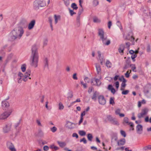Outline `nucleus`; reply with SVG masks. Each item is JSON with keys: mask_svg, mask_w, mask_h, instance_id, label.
Returning a JSON list of instances; mask_svg holds the SVG:
<instances>
[{"mask_svg": "<svg viewBox=\"0 0 151 151\" xmlns=\"http://www.w3.org/2000/svg\"><path fill=\"white\" fill-rule=\"evenodd\" d=\"M26 21L22 19L17 24L14 28L10 32L9 34V39L10 40H14L16 39H19L24 33V29L21 25L24 24Z\"/></svg>", "mask_w": 151, "mask_h": 151, "instance_id": "f257e3e1", "label": "nucleus"}, {"mask_svg": "<svg viewBox=\"0 0 151 151\" xmlns=\"http://www.w3.org/2000/svg\"><path fill=\"white\" fill-rule=\"evenodd\" d=\"M31 72L30 70H27L24 75L19 72L17 77V81L19 83H21L23 80L24 81H27L28 79H31L30 76Z\"/></svg>", "mask_w": 151, "mask_h": 151, "instance_id": "f03ea898", "label": "nucleus"}, {"mask_svg": "<svg viewBox=\"0 0 151 151\" xmlns=\"http://www.w3.org/2000/svg\"><path fill=\"white\" fill-rule=\"evenodd\" d=\"M38 62V55H32L30 59V64L31 66L34 68H36L37 66Z\"/></svg>", "mask_w": 151, "mask_h": 151, "instance_id": "7ed1b4c3", "label": "nucleus"}, {"mask_svg": "<svg viewBox=\"0 0 151 151\" xmlns=\"http://www.w3.org/2000/svg\"><path fill=\"white\" fill-rule=\"evenodd\" d=\"M46 5V2L43 0H37L34 3L33 7L36 10L38 9L40 7L45 6Z\"/></svg>", "mask_w": 151, "mask_h": 151, "instance_id": "20e7f679", "label": "nucleus"}, {"mask_svg": "<svg viewBox=\"0 0 151 151\" xmlns=\"http://www.w3.org/2000/svg\"><path fill=\"white\" fill-rule=\"evenodd\" d=\"M11 112L5 111L0 114V119L3 120L6 119L11 114Z\"/></svg>", "mask_w": 151, "mask_h": 151, "instance_id": "39448f33", "label": "nucleus"}, {"mask_svg": "<svg viewBox=\"0 0 151 151\" xmlns=\"http://www.w3.org/2000/svg\"><path fill=\"white\" fill-rule=\"evenodd\" d=\"M102 41L103 44L105 45H108L111 42L110 40L107 39V36L104 37L101 39Z\"/></svg>", "mask_w": 151, "mask_h": 151, "instance_id": "423d86ee", "label": "nucleus"}, {"mask_svg": "<svg viewBox=\"0 0 151 151\" xmlns=\"http://www.w3.org/2000/svg\"><path fill=\"white\" fill-rule=\"evenodd\" d=\"M148 111V109L147 108H144L142 110V112L138 114V117L139 118L143 117L145 115L147 114Z\"/></svg>", "mask_w": 151, "mask_h": 151, "instance_id": "0eeeda50", "label": "nucleus"}, {"mask_svg": "<svg viewBox=\"0 0 151 151\" xmlns=\"http://www.w3.org/2000/svg\"><path fill=\"white\" fill-rule=\"evenodd\" d=\"M11 124H8L6 125L3 128V131L4 133H7L9 132L12 127Z\"/></svg>", "mask_w": 151, "mask_h": 151, "instance_id": "6e6552de", "label": "nucleus"}, {"mask_svg": "<svg viewBox=\"0 0 151 151\" xmlns=\"http://www.w3.org/2000/svg\"><path fill=\"white\" fill-rule=\"evenodd\" d=\"M99 101V104L101 105H104L106 103V100L104 97L102 95H100L98 97Z\"/></svg>", "mask_w": 151, "mask_h": 151, "instance_id": "1a4fd4ad", "label": "nucleus"}, {"mask_svg": "<svg viewBox=\"0 0 151 151\" xmlns=\"http://www.w3.org/2000/svg\"><path fill=\"white\" fill-rule=\"evenodd\" d=\"M98 35L100 39L106 36V35H104V30L102 29H98Z\"/></svg>", "mask_w": 151, "mask_h": 151, "instance_id": "9d476101", "label": "nucleus"}, {"mask_svg": "<svg viewBox=\"0 0 151 151\" xmlns=\"http://www.w3.org/2000/svg\"><path fill=\"white\" fill-rule=\"evenodd\" d=\"M35 24V21L34 20H32L29 24L28 26V29L31 30L32 29Z\"/></svg>", "mask_w": 151, "mask_h": 151, "instance_id": "9b49d317", "label": "nucleus"}, {"mask_svg": "<svg viewBox=\"0 0 151 151\" xmlns=\"http://www.w3.org/2000/svg\"><path fill=\"white\" fill-rule=\"evenodd\" d=\"M74 124L72 122L69 121H67L65 125V127L69 129H72L74 127H73V124Z\"/></svg>", "mask_w": 151, "mask_h": 151, "instance_id": "f8f14e48", "label": "nucleus"}, {"mask_svg": "<svg viewBox=\"0 0 151 151\" xmlns=\"http://www.w3.org/2000/svg\"><path fill=\"white\" fill-rule=\"evenodd\" d=\"M126 142V140L125 139L122 138L119 140L117 142V144L118 146H121L124 145Z\"/></svg>", "mask_w": 151, "mask_h": 151, "instance_id": "ddd939ff", "label": "nucleus"}, {"mask_svg": "<svg viewBox=\"0 0 151 151\" xmlns=\"http://www.w3.org/2000/svg\"><path fill=\"white\" fill-rule=\"evenodd\" d=\"M32 55H38L37 52V47L36 45H33L32 48Z\"/></svg>", "mask_w": 151, "mask_h": 151, "instance_id": "4468645a", "label": "nucleus"}, {"mask_svg": "<svg viewBox=\"0 0 151 151\" xmlns=\"http://www.w3.org/2000/svg\"><path fill=\"white\" fill-rule=\"evenodd\" d=\"M137 133L140 134L142 131V127L141 125L138 124L137 127Z\"/></svg>", "mask_w": 151, "mask_h": 151, "instance_id": "2eb2a0df", "label": "nucleus"}, {"mask_svg": "<svg viewBox=\"0 0 151 151\" xmlns=\"http://www.w3.org/2000/svg\"><path fill=\"white\" fill-rule=\"evenodd\" d=\"M123 82H122V83L121 85V90H124V88L126 86V83L127 82V81L125 79H123Z\"/></svg>", "mask_w": 151, "mask_h": 151, "instance_id": "dca6fc26", "label": "nucleus"}, {"mask_svg": "<svg viewBox=\"0 0 151 151\" xmlns=\"http://www.w3.org/2000/svg\"><path fill=\"white\" fill-rule=\"evenodd\" d=\"M2 106L3 109H5V108L9 106V104L8 102L6 101H4L2 102Z\"/></svg>", "mask_w": 151, "mask_h": 151, "instance_id": "f3484780", "label": "nucleus"}, {"mask_svg": "<svg viewBox=\"0 0 151 151\" xmlns=\"http://www.w3.org/2000/svg\"><path fill=\"white\" fill-rule=\"evenodd\" d=\"M94 82H96V85L97 86H99L101 84V82L98 79H96L93 80L91 81V83L92 85H95V84H93L92 83Z\"/></svg>", "mask_w": 151, "mask_h": 151, "instance_id": "a211bd4d", "label": "nucleus"}, {"mask_svg": "<svg viewBox=\"0 0 151 151\" xmlns=\"http://www.w3.org/2000/svg\"><path fill=\"white\" fill-rule=\"evenodd\" d=\"M108 89L109 90L111 91V92L113 94L115 92V89L113 88L112 86L111 85H109L108 86Z\"/></svg>", "mask_w": 151, "mask_h": 151, "instance_id": "6ab92c4d", "label": "nucleus"}, {"mask_svg": "<svg viewBox=\"0 0 151 151\" xmlns=\"http://www.w3.org/2000/svg\"><path fill=\"white\" fill-rule=\"evenodd\" d=\"M96 67L97 73L99 74L101 73V69L100 65H99L96 64Z\"/></svg>", "mask_w": 151, "mask_h": 151, "instance_id": "aec40b11", "label": "nucleus"}, {"mask_svg": "<svg viewBox=\"0 0 151 151\" xmlns=\"http://www.w3.org/2000/svg\"><path fill=\"white\" fill-rule=\"evenodd\" d=\"M105 64L106 66L108 68H110L112 67V63L109 60H107L106 61Z\"/></svg>", "mask_w": 151, "mask_h": 151, "instance_id": "412c9836", "label": "nucleus"}, {"mask_svg": "<svg viewBox=\"0 0 151 151\" xmlns=\"http://www.w3.org/2000/svg\"><path fill=\"white\" fill-rule=\"evenodd\" d=\"M124 46L123 45H121L119 49V51L120 53L121 54V55H122L123 53V51L124 50Z\"/></svg>", "mask_w": 151, "mask_h": 151, "instance_id": "4be33fe9", "label": "nucleus"}, {"mask_svg": "<svg viewBox=\"0 0 151 151\" xmlns=\"http://www.w3.org/2000/svg\"><path fill=\"white\" fill-rule=\"evenodd\" d=\"M14 146V145L11 142H9L7 143V147L9 149L10 148L12 147H13Z\"/></svg>", "mask_w": 151, "mask_h": 151, "instance_id": "5701e85b", "label": "nucleus"}, {"mask_svg": "<svg viewBox=\"0 0 151 151\" xmlns=\"http://www.w3.org/2000/svg\"><path fill=\"white\" fill-rule=\"evenodd\" d=\"M57 142L60 146L62 147H64L66 145V143L64 142L58 141Z\"/></svg>", "mask_w": 151, "mask_h": 151, "instance_id": "b1692460", "label": "nucleus"}, {"mask_svg": "<svg viewBox=\"0 0 151 151\" xmlns=\"http://www.w3.org/2000/svg\"><path fill=\"white\" fill-rule=\"evenodd\" d=\"M50 147L51 149H54L55 150H57L58 149V147L53 144L50 145Z\"/></svg>", "mask_w": 151, "mask_h": 151, "instance_id": "393cba45", "label": "nucleus"}, {"mask_svg": "<svg viewBox=\"0 0 151 151\" xmlns=\"http://www.w3.org/2000/svg\"><path fill=\"white\" fill-rule=\"evenodd\" d=\"M130 66L131 67V68L133 71L134 72H136V71L135 70L136 67L135 65L134 64H131L130 65Z\"/></svg>", "mask_w": 151, "mask_h": 151, "instance_id": "a878e982", "label": "nucleus"}, {"mask_svg": "<svg viewBox=\"0 0 151 151\" xmlns=\"http://www.w3.org/2000/svg\"><path fill=\"white\" fill-rule=\"evenodd\" d=\"M26 65L25 64L22 65L21 66V69L22 71L23 72H24L26 69Z\"/></svg>", "mask_w": 151, "mask_h": 151, "instance_id": "bb28decb", "label": "nucleus"}, {"mask_svg": "<svg viewBox=\"0 0 151 151\" xmlns=\"http://www.w3.org/2000/svg\"><path fill=\"white\" fill-rule=\"evenodd\" d=\"M64 106L60 102L59 104V109L60 110H62L64 109Z\"/></svg>", "mask_w": 151, "mask_h": 151, "instance_id": "cd10ccee", "label": "nucleus"}, {"mask_svg": "<svg viewBox=\"0 0 151 151\" xmlns=\"http://www.w3.org/2000/svg\"><path fill=\"white\" fill-rule=\"evenodd\" d=\"M60 16H57L55 15H54V18L55 19V24H57L58 22V20L60 19Z\"/></svg>", "mask_w": 151, "mask_h": 151, "instance_id": "c85d7f7f", "label": "nucleus"}, {"mask_svg": "<svg viewBox=\"0 0 151 151\" xmlns=\"http://www.w3.org/2000/svg\"><path fill=\"white\" fill-rule=\"evenodd\" d=\"M98 94L96 92H95L93 93V95L92 98L93 100H96V97L97 96Z\"/></svg>", "mask_w": 151, "mask_h": 151, "instance_id": "c756f323", "label": "nucleus"}, {"mask_svg": "<svg viewBox=\"0 0 151 151\" xmlns=\"http://www.w3.org/2000/svg\"><path fill=\"white\" fill-rule=\"evenodd\" d=\"M114 98L112 97H111L110 98V101H109V103L110 104H112V105H114Z\"/></svg>", "mask_w": 151, "mask_h": 151, "instance_id": "7c9ffc66", "label": "nucleus"}, {"mask_svg": "<svg viewBox=\"0 0 151 151\" xmlns=\"http://www.w3.org/2000/svg\"><path fill=\"white\" fill-rule=\"evenodd\" d=\"M79 134L81 136H84L86 134V132L83 130H80L79 132Z\"/></svg>", "mask_w": 151, "mask_h": 151, "instance_id": "2f4dec72", "label": "nucleus"}, {"mask_svg": "<svg viewBox=\"0 0 151 151\" xmlns=\"http://www.w3.org/2000/svg\"><path fill=\"white\" fill-rule=\"evenodd\" d=\"M88 139L90 141H91L93 138V136L91 134H88L87 135Z\"/></svg>", "mask_w": 151, "mask_h": 151, "instance_id": "473e14b6", "label": "nucleus"}, {"mask_svg": "<svg viewBox=\"0 0 151 151\" xmlns=\"http://www.w3.org/2000/svg\"><path fill=\"white\" fill-rule=\"evenodd\" d=\"M71 7L74 9H78V7L77 6L76 4L75 3H73L71 5Z\"/></svg>", "mask_w": 151, "mask_h": 151, "instance_id": "72a5a7b5", "label": "nucleus"}, {"mask_svg": "<svg viewBox=\"0 0 151 151\" xmlns=\"http://www.w3.org/2000/svg\"><path fill=\"white\" fill-rule=\"evenodd\" d=\"M131 70H128L127 72L126 73H125V76L127 77V78H128L129 77V73H131Z\"/></svg>", "mask_w": 151, "mask_h": 151, "instance_id": "f704fd0d", "label": "nucleus"}, {"mask_svg": "<svg viewBox=\"0 0 151 151\" xmlns=\"http://www.w3.org/2000/svg\"><path fill=\"white\" fill-rule=\"evenodd\" d=\"M121 91H122V93L123 95L127 94L129 92V91L128 90H124Z\"/></svg>", "mask_w": 151, "mask_h": 151, "instance_id": "c9c22d12", "label": "nucleus"}, {"mask_svg": "<svg viewBox=\"0 0 151 151\" xmlns=\"http://www.w3.org/2000/svg\"><path fill=\"white\" fill-rule=\"evenodd\" d=\"M120 133L124 137H126V135L125 132L123 130H120Z\"/></svg>", "mask_w": 151, "mask_h": 151, "instance_id": "e433bc0d", "label": "nucleus"}, {"mask_svg": "<svg viewBox=\"0 0 151 151\" xmlns=\"http://www.w3.org/2000/svg\"><path fill=\"white\" fill-rule=\"evenodd\" d=\"M50 130L52 132H55L57 131V128L55 127L54 126L51 128Z\"/></svg>", "mask_w": 151, "mask_h": 151, "instance_id": "4c0bfd02", "label": "nucleus"}, {"mask_svg": "<svg viewBox=\"0 0 151 151\" xmlns=\"http://www.w3.org/2000/svg\"><path fill=\"white\" fill-rule=\"evenodd\" d=\"M120 109H116L115 111V112L116 114L119 115L120 113Z\"/></svg>", "mask_w": 151, "mask_h": 151, "instance_id": "58836bf2", "label": "nucleus"}, {"mask_svg": "<svg viewBox=\"0 0 151 151\" xmlns=\"http://www.w3.org/2000/svg\"><path fill=\"white\" fill-rule=\"evenodd\" d=\"M36 122L38 126H39L40 127L42 126V125L41 123L40 122V120H38V119L37 120H36Z\"/></svg>", "mask_w": 151, "mask_h": 151, "instance_id": "ea45409f", "label": "nucleus"}, {"mask_svg": "<svg viewBox=\"0 0 151 151\" xmlns=\"http://www.w3.org/2000/svg\"><path fill=\"white\" fill-rule=\"evenodd\" d=\"M81 83L83 86L84 88H87L86 84V83H84L83 81H81Z\"/></svg>", "mask_w": 151, "mask_h": 151, "instance_id": "a19ab883", "label": "nucleus"}, {"mask_svg": "<svg viewBox=\"0 0 151 151\" xmlns=\"http://www.w3.org/2000/svg\"><path fill=\"white\" fill-rule=\"evenodd\" d=\"M145 150H151V145H149L146 146L145 147Z\"/></svg>", "mask_w": 151, "mask_h": 151, "instance_id": "79ce46f5", "label": "nucleus"}, {"mask_svg": "<svg viewBox=\"0 0 151 151\" xmlns=\"http://www.w3.org/2000/svg\"><path fill=\"white\" fill-rule=\"evenodd\" d=\"M93 21L94 22L96 23L99 22H100V20L97 18H94L93 19Z\"/></svg>", "mask_w": 151, "mask_h": 151, "instance_id": "37998d69", "label": "nucleus"}, {"mask_svg": "<svg viewBox=\"0 0 151 151\" xmlns=\"http://www.w3.org/2000/svg\"><path fill=\"white\" fill-rule=\"evenodd\" d=\"M47 44V40H45L43 42V45L44 46H45Z\"/></svg>", "mask_w": 151, "mask_h": 151, "instance_id": "c03bdc74", "label": "nucleus"}, {"mask_svg": "<svg viewBox=\"0 0 151 151\" xmlns=\"http://www.w3.org/2000/svg\"><path fill=\"white\" fill-rule=\"evenodd\" d=\"M80 142H83L84 144H86L87 142L85 138H83L82 139H81Z\"/></svg>", "mask_w": 151, "mask_h": 151, "instance_id": "a18cd8bd", "label": "nucleus"}, {"mask_svg": "<svg viewBox=\"0 0 151 151\" xmlns=\"http://www.w3.org/2000/svg\"><path fill=\"white\" fill-rule=\"evenodd\" d=\"M115 86H116V88L117 89H118L119 86V82H118V81L116 82H115Z\"/></svg>", "mask_w": 151, "mask_h": 151, "instance_id": "49530a36", "label": "nucleus"}, {"mask_svg": "<svg viewBox=\"0 0 151 151\" xmlns=\"http://www.w3.org/2000/svg\"><path fill=\"white\" fill-rule=\"evenodd\" d=\"M126 38L128 40H130L132 41L134 40V38L132 36H131L130 37H127Z\"/></svg>", "mask_w": 151, "mask_h": 151, "instance_id": "de8ad7c7", "label": "nucleus"}, {"mask_svg": "<svg viewBox=\"0 0 151 151\" xmlns=\"http://www.w3.org/2000/svg\"><path fill=\"white\" fill-rule=\"evenodd\" d=\"M128 124L129 125L130 127H132V130H134V128H133L134 126V124H133L132 122H128Z\"/></svg>", "mask_w": 151, "mask_h": 151, "instance_id": "09e8293b", "label": "nucleus"}, {"mask_svg": "<svg viewBox=\"0 0 151 151\" xmlns=\"http://www.w3.org/2000/svg\"><path fill=\"white\" fill-rule=\"evenodd\" d=\"M20 121H19V122H17L15 124L14 127L15 128L19 126V124H20Z\"/></svg>", "mask_w": 151, "mask_h": 151, "instance_id": "8fccbe9b", "label": "nucleus"}, {"mask_svg": "<svg viewBox=\"0 0 151 151\" xmlns=\"http://www.w3.org/2000/svg\"><path fill=\"white\" fill-rule=\"evenodd\" d=\"M9 150L11 151H16V149L15 148L14 146L10 148Z\"/></svg>", "mask_w": 151, "mask_h": 151, "instance_id": "3c124183", "label": "nucleus"}, {"mask_svg": "<svg viewBox=\"0 0 151 151\" xmlns=\"http://www.w3.org/2000/svg\"><path fill=\"white\" fill-rule=\"evenodd\" d=\"M128 118L127 117H125L124 118V122H125L126 123L128 124L129 122L128 121Z\"/></svg>", "mask_w": 151, "mask_h": 151, "instance_id": "603ef678", "label": "nucleus"}, {"mask_svg": "<svg viewBox=\"0 0 151 151\" xmlns=\"http://www.w3.org/2000/svg\"><path fill=\"white\" fill-rule=\"evenodd\" d=\"M137 56V55L135 53H134L133 54H132V55L131 56L132 58H135Z\"/></svg>", "mask_w": 151, "mask_h": 151, "instance_id": "864d4df0", "label": "nucleus"}, {"mask_svg": "<svg viewBox=\"0 0 151 151\" xmlns=\"http://www.w3.org/2000/svg\"><path fill=\"white\" fill-rule=\"evenodd\" d=\"M49 147L48 146H45L43 147V149L44 150L47 151L48 150Z\"/></svg>", "mask_w": 151, "mask_h": 151, "instance_id": "5fc2aeb1", "label": "nucleus"}, {"mask_svg": "<svg viewBox=\"0 0 151 151\" xmlns=\"http://www.w3.org/2000/svg\"><path fill=\"white\" fill-rule=\"evenodd\" d=\"M73 78L75 80H77L78 78L76 76V73H74L73 74Z\"/></svg>", "mask_w": 151, "mask_h": 151, "instance_id": "6e6d98bb", "label": "nucleus"}, {"mask_svg": "<svg viewBox=\"0 0 151 151\" xmlns=\"http://www.w3.org/2000/svg\"><path fill=\"white\" fill-rule=\"evenodd\" d=\"M69 12L71 16H72L73 14H75V13L72 10L70 9Z\"/></svg>", "mask_w": 151, "mask_h": 151, "instance_id": "4d7b16f0", "label": "nucleus"}, {"mask_svg": "<svg viewBox=\"0 0 151 151\" xmlns=\"http://www.w3.org/2000/svg\"><path fill=\"white\" fill-rule=\"evenodd\" d=\"M72 136L73 137H76V138H78V135L76 133H73Z\"/></svg>", "mask_w": 151, "mask_h": 151, "instance_id": "13d9d810", "label": "nucleus"}, {"mask_svg": "<svg viewBox=\"0 0 151 151\" xmlns=\"http://www.w3.org/2000/svg\"><path fill=\"white\" fill-rule=\"evenodd\" d=\"M86 111H84L83 112H82L81 114V117H83V116L86 114Z\"/></svg>", "mask_w": 151, "mask_h": 151, "instance_id": "bf43d9fd", "label": "nucleus"}, {"mask_svg": "<svg viewBox=\"0 0 151 151\" xmlns=\"http://www.w3.org/2000/svg\"><path fill=\"white\" fill-rule=\"evenodd\" d=\"M111 25V21H110L109 22L108 24V28L109 29L110 28Z\"/></svg>", "mask_w": 151, "mask_h": 151, "instance_id": "052dcab7", "label": "nucleus"}, {"mask_svg": "<svg viewBox=\"0 0 151 151\" xmlns=\"http://www.w3.org/2000/svg\"><path fill=\"white\" fill-rule=\"evenodd\" d=\"M83 119V117H81V119L79 122V125H80V124L82 122Z\"/></svg>", "mask_w": 151, "mask_h": 151, "instance_id": "680f3d73", "label": "nucleus"}, {"mask_svg": "<svg viewBox=\"0 0 151 151\" xmlns=\"http://www.w3.org/2000/svg\"><path fill=\"white\" fill-rule=\"evenodd\" d=\"M119 76L118 75H116L114 78V80L115 81H116L118 79V78L119 77Z\"/></svg>", "mask_w": 151, "mask_h": 151, "instance_id": "e2e57ef3", "label": "nucleus"}, {"mask_svg": "<svg viewBox=\"0 0 151 151\" xmlns=\"http://www.w3.org/2000/svg\"><path fill=\"white\" fill-rule=\"evenodd\" d=\"M113 123L114 124L118 125L119 124L118 122L117 121H114L113 122Z\"/></svg>", "mask_w": 151, "mask_h": 151, "instance_id": "0e129e2a", "label": "nucleus"}, {"mask_svg": "<svg viewBox=\"0 0 151 151\" xmlns=\"http://www.w3.org/2000/svg\"><path fill=\"white\" fill-rule=\"evenodd\" d=\"M101 61L100 63L101 65H102L103 63L104 60L103 58H101V59H99Z\"/></svg>", "mask_w": 151, "mask_h": 151, "instance_id": "69168bd1", "label": "nucleus"}, {"mask_svg": "<svg viewBox=\"0 0 151 151\" xmlns=\"http://www.w3.org/2000/svg\"><path fill=\"white\" fill-rule=\"evenodd\" d=\"M81 101V100L80 99H77L76 101H74L73 103H75L76 102H80Z\"/></svg>", "mask_w": 151, "mask_h": 151, "instance_id": "338daca9", "label": "nucleus"}, {"mask_svg": "<svg viewBox=\"0 0 151 151\" xmlns=\"http://www.w3.org/2000/svg\"><path fill=\"white\" fill-rule=\"evenodd\" d=\"M141 102L140 101H139L138 102V106L139 107H140L141 106Z\"/></svg>", "mask_w": 151, "mask_h": 151, "instance_id": "774afa93", "label": "nucleus"}]
</instances>
